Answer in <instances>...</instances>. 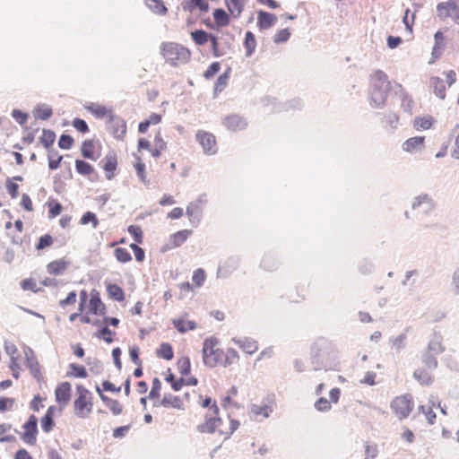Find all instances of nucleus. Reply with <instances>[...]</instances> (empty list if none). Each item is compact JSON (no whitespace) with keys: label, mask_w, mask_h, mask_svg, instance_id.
<instances>
[{"label":"nucleus","mask_w":459,"mask_h":459,"mask_svg":"<svg viewBox=\"0 0 459 459\" xmlns=\"http://www.w3.org/2000/svg\"><path fill=\"white\" fill-rule=\"evenodd\" d=\"M290 37V31L289 28L282 29L279 30L274 36H273V42L275 44L284 43L289 40Z\"/></svg>","instance_id":"63"},{"label":"nucleus","mask_w":459,"mask_h":459,"mask_svg":"<svg viewBox=\"0 0 459 459\" xmlns=\"http://www.w3.org/2000/svg\"><path fill=\"white\" fill-rule=\"evenodd\" d=\"M395 95L399 97L401 100V108L403 110L408 114L412 113L413 108V100L408 95V93L404 91L401 84H397V89L395 90Z\"/></svg>","instance_id":"19"},{"label":"nucleus","mask_w":459,"mask_h":459,"mask_svg":"<svg viewBox=\"0 0 459 459\" xmlns=\"http://www.w3.org/2000/svg\"><path fill=\"white\" fill-rule=\"evenodd\" d=\"M238 267V259L230 258L228 259L222 266H220L217 271L218 278H228L234 270Z\"/></svg>","instance_id":"23"},{"label":"nucleus","mask_w":459,"mask_h":459,"mask_svg":"<svg viewBox=\"0 0 459 459\" xmlns=\"http://www.w3.org/2000/svg\"><path fill=\"white\" fill-rule=\"evenodd\" d=\"M12 117L19 125L23 126L28 120L29 114L21 109L15 108L12 111Z\"/></svg>","instance_id":"64"},{"label":"nucleus","mask_w":459,"mask_h":459,"mask_svg":"<svg viewBox=\"0 0 459 459\" xmlns=\"http://www.w3.org/2000/svg\"><path fill=\"white\" fill-rule=\"evenodd\" d=\"M145 4L152 13L158 15H164L168 12L162 0H145Z\"/></svg>","instance_id":"38"},{"label":"nucleus","mask_w":459,"mask_h":459,"mask_svg":"<svg viewBox=\"0 0 459 459\" xmlns=\"http://www.w3.org/2000/svg\"><path fill=\"white\" fill-rule=\"evenodd\" d=\"M52 115V108L46 104H38L33 109V116L36 119L48 120Z\"/></svg>","instance_id":"31"},{"label":"nucleus","mask_w":459,"mask_h":459,"mask_svg":"<svg viewBox=\"0 0 459 459\" xmlns=\"http://www.w3.org/2000/svg\"><path fill=\"white\" fill-rule=\"evenodd\" d=\"M406 330L404 333H402L396 337H391L389 339V342L392 344V346L395 349L396 352H399L401 350L405 348L406 342H407V334Z\"/></svg>","instance_id":"50"},{"label":"nucleus","mask_w":459,"mask_h":459,"mask_svg":"<svg viewBox=\"0 0 459 459\" xmlns=\"http://www.w3.org/2000/svg\"><path fill=\"white\" fill-rule=\"evenodd\" d=\"M435 44L432 48V56L437 58L441 56V47L444 46L445 37L440 30L434 34Z\"/></svg>","instance_id":"47"},{"label":"nucleus","mask_w":459,"mask_h":459,"mask_svg":"<svg viewBox=\"0 0 459 459\" xmlns=\"http://www.w3.org/2000/svg\"><path fill=\"white\" fill-rule=\"evenodd\" d=\"M455 7V0H447L446 2H442L437 4V16L444 20L446 18L452 16V9Z\"/></svg>","instance_id":"25"},{"label":"nucleus","mask_w":459,"mask_h":459,"mask_svg":"<svg viewBox=\"0 0 459 459\" xmlns=\"http://www.w3.org/2000/svg\"><path fill=\"white\" fill-rule=\"evenodd\" d=\"M107 292L108 296L116 301H123L125 299L123 289L116 283H108L107 285Z\"/></svg>","instance_id":"39"},{"label":"nucleus","mask_w":459,"mask_h":459,"mask_svg":"<svg viewBox=\"0 0 459 459\" xmlns=\"http://www.w3.org/2000/svg\"><path fill=\"white\" fill-rule=\"evenodd\" d=\"M232 342L238 345L241 350H243L247 354H253L258 350V343L255 340L244 337V338H232Z\"/></svg>","instance_id":"16"},{"label":"nucleus","mask_w":459,"mask_h":459,"mask_svg":"<svg viewBox=\"0 0 459 459\" xmlns=\"http://www.w3.org/2000/svg\"><path fill=\"white\" fill-rule=\"evenodd\" d=\"M277 21L275 14L260 10L257 13V25L261 30H267L273 27Z\"/></svg>","instance_id":"17"},{"label":"nucleus","mask_w":459,"mask_h":459,"mask_svg":"<svg viewBox=\"0 0 459 459\" xmlns=\"http://www.w3.org/2000/svg\"><path fill=\"white\" fill-rule=\"evenodd\" d=\"M94 143L92 140H84L82 143L81 153L84 159L96 160L97 157L94 155Z\"/></svg>","instance_id":"40"},{"label":"nucleus","mask_w":459,"mask_h":459,"mask_svg":"<svg viewBox=\"0 0 459 459\" xmlns=\"http://www.w3.org/2000/svg\"><path fill=\"white\" fill-rule=\"evenodd\" d=\"M424 136L411 137L403 143V150L411 153L418 152L424 148Z\"/></svg>","instance_id":"18"},{"label":"nucleus","mask_w":459,"mask_h":459,"mask_svg":"<svg viewBox=\"0 0 459 459\" xmlns=\"http://www.w3.org/2000/svg\"><path fill=\"white\" fill-rule=\"evenodd\" d=\"M205 279H206V273L203 268H197L196 270L194 271L192 281H193V283L197 288H200L204 285Z\"/></svg>","instance_id":"58"},{"label":"nucleus","mask_w":459,"mask_h":459,"mask_svg":"<svg viewBox=\"0 0 459 459\" xmlns=\"http://www.w3.org/2000/svg\"><path fill=\"white\" fill-rule=\"evenodd\" d=\"M195 139L202 146L204 154L214 155L217 153L216 139L212 133L199 130L195 134Z\"/></svg>","instance_id":"9"},{"label":"nucleus","mask_w":459,"mask_h":459,"mask_svg":"<svg viewBox=\"0 0 459 459\" xmlns=\"http://www.w3.org/2000/svg\"><path fill=\"white\" fill-rule=\"evenodd\" d=\"M206 203V194H201L195 200L190 202L186 206V214L188 216L190 224L193 227H197L201 222Z\"/></svg>","instance_id":"4"},{"label":"nucleus","mask_w":459,"mask_h":459,"mask_svg":"<svg viewBox=\"0 0 459 459\" xmlns=\"http://www.w3.org/2000/svg\"><path fill=\"white\" fill-rule=\"evenodd\" d=\"M69 369L70 371L66 372V377H68L85 378L88 376L87 370L82 365L70 363Z\"/></svg>","instance_id":"37"},{"label":"nucleus","mask_w":459,"mask_h":459,"mask_svg":"<svg viewBox=\"0 0 459 459\" xmlns=\"http://www.w3.org/2000/svg\"><path fill=\"white\" fill-rule=\"evenodd\" d=\"M391 408L399 420L406 419L413 408L411 395L406 394L395 397L391 403Z\"/></svg>","instance_id":"6"},{"label":"nucleus","mask_w":459,"mask_h":459,"mask_svg":"<svg viewBox=\"0 0 459 459\" xmlns=\"http://www.w3.org/2000/svg\"><path fill=\"white\" fill-rule=\"evenodd\" d=\"M160 54L166 63L172 66H178L186 64L190 58V51L175 42H165L160 45Z\"/></svg>","instance_id":"2"},{"label":"nucleus","mask_w":459,"mask_h":459,"mask_svg":"<svg viewBox=\"0 0 459 459\" xmlns=\"http://www.w3.org/2000/svg\"><path fill=\"white\" fill-rule=\"evenodd\" d=\"M222 124L228 130L232 132L242 131L248 125L247 119L238 114H230L224 117Z\"/></svg>","instance_id":"11"},{"label":"nucleus","mask_w":459,"mask_h":459,"mask_svg":"<svg viewBox=\"0 0 459 459\" xmlns=\"http://www.w3.org/2000/svg\"><path fill=\"white\" fill-rule=\"evenodd\" d=\"M72 385L69 382H62L55 390V397L57 403L66 406L71 399Z\"/></svg>","instance_id":"14"},{"label":"nucleus","mask_w":459,"mask_h":459,"mask_svg":"<svg viewBox=\"0 0 459 459\" xmlns=\"http://www.w3.org/2000/svg\"><path fill=\"white\" fill-rule=\"evenodd\" d=\"M230 73H231V68L228 67L221 75H219V77L217 78V80L214 83V88H213L214 97L225 89V87L228 84V82H229V79L230 76Z\"/></svg>","instance_id":"26"},{"label":"nucleus","mask_w":459,"mask_h":459,"mask_svg":"<svg viewBox=\"0 0 459 459\" xmlns=\"http://www.w3.org/2000/svg\"><path fill=\"white\" fill-rule=\"evenodd\" d=\"M107 126L115 138L120 140L124 138L126 133V123L122 117L110 113L107 119Z\"/></svg>","instance_id":"10"},{"label":"nucleus","mask_w":459,"mask_h":459,"mask_svg":"<svg viewBox=\"0 0 459 459\" xmlns=\"http://www.w3.org/2000/svg\"><path fill=\"white\" fill-rule=\"evenodd\" d=\"M22 429L24 432L20 433L17 429H15V432L21 435V438L25 444L34 446L37 442L39 433L38 418L34 414H31L23 423Z\"/></svg>","instance_id":"5"},{"label":"nucleus","mask_w":459,"mask_h":459,"mask_svg":"<svg viewBox=\"0 0 459 459\" xmlns=\"http://www.w3.org/2000/svg\"><path fill=\"white\" fill-rule=\"evenodd\" d=\"M414 378L422 385H429L432 384V377L424 369L417 368L413 372Z\"/></svg>","instance_id":"48"},{"label":"nucleus","mask_w":459,"mask_h":459,"mask_svg":"<svg viewBox=\"0 0 459 459\" xmlns=\"http://www.w3.org/2000/svg\"><path fill=\"white\" fill-rule=\"evenodd\" d=\"M451 291L455 296H459V266H457L451 276Z\"/></svg>","instance_id":"61"},{"label":"nucleus","mask_w":459,"mask_h":459,"mask_svg":"<svg viewBox=\"0 0 459 459\" xmlns=\"http://www.w3.org/2000/svg\"><path fill=\"white\" fill-rule=\"evenodd\" d=\"M158 357L162 358L166 360H170L174 357L172 345L169 342H162L160 348L156 351Z\"/></svg>","instance_id":"44"},{"label":"nucleus","mask_w":459,"mask_h":459,"mask_svg":"<svg viewBox=\"0 0 459 459\" xmlns=\"http://www.w3.org/2000/svg\"><path fill=\"white\" fill-rule=\"evenodd\" d=\"M178 369L182 376H187L191 372V361L187 356L181 357L178 360Z\"/></svg>","instance_id":"53"},{"label":"nucleus","mask_w":459,"mask_h":459,"mask_svg":"<svg viewBox=\"0 0 459 459\" xmlns=\"http://www.w3.org/2000/svg\"><path fill=\"white\" fill-rule=\"evenodd\" d=\"M79 223L81 225L91 224L92 229H96L99 225V219L93 212L88 211L82 214Z\"/></svg>","instance_id":"52"},{"label":"nucleus","mask_w":459,"mask_h":459,"mask_svg":"<svg viewBox=\"0 0 459 459\" xmlns=\"http://www.w3.org/2000/svg\"><path fill=\"white\" fill-rule=\"evenodd\" d=\"M29 351L30 352L31 359L27 358L26 366L30 369V374L33 376V377L37 381H39L42 378L39 363L36 357L34 356L33 351L31 349H29Z\"/></svg>","instance_id":"24"},{"label":"nucleus","mask_w":459,"mask_h":459,"mask_svg":"<svg viewBox=\"0 0 459 459\" xmlns=\"http://www.w3.org/2000/svg\"><path fill=\"white\" fill-rule=\"evenodd\" d=\"M209 41L211 42L212 51L214 57H221L226 54L225 48L221 47L217 35L212 34Z\"/></svg>","instance_id":"49"},{"label":"nucleus","mask_w":459,"mask_h":459,"mask_svg":"<svg viewBox=\"0 0 459 459\" xmlns=\"http://www.w3.org/2000/svg\"><path fill=\"white\" fill-rule=\"evenodd\" d=\"M219 341L216 338H206L203 343V360L205 366L214 368L222 360L224 352L221 349L217 348Z\"/></svg>","instance_id":"3"},{"label":"nucleus","mask_w":459,"mask_h":459,"mask_svg":"<svg viewBox=\"0 0 459 459\" xmlns=\"http://www.w3.org/2000/svg\"><path fill=\"white\" fill-rule=\"evenodd\" d=\"M103 169L106 172V178L111 180L114 178V171L117 167V155L115 153H109L102 160Z\"/></svg>","instance_id":"21"},{"label":"nucleus","mask_w":459,"mask_h":459,"mask_svg":"<svg viewBox=\"0 0 459 459\" xmlns=\"http://www.w3.org/2000/svg\"><path fill=\"white\" fill-rule=\"evenodd\" d=\"M74 142V140L70 134H63L59 137L58 146L63 150H69L72 148Z\"/></svg>","instance_id":"60"},{"label":"nucleus","mask_w":459,"mask_h":459,"mask_svg":"<svg viewBox=\"0 0 459 459\" xmlns=\"http://www.w3.org/2000/svg\"><path fill=\"white\" fill-rule=\"evenodd\" d=\"M433 125V118L431 117H416L414 120V127L417 130L420 129H429Z\"/></svg>","instance_id":"55"},{"label":"nucleus","mask_w":459,"mask_h":459,"mask_svg":"<svg viewBox=\"0 0 459 459\" xmlns=\"http://www.w3.org/2000/svg\"><path fill=\"white\" fill-rule=\"evenodd\" d=\"M378 116L382 122L385 123L393 129L396 128L399 117L395 113L389 111L386 113H378Z\"/></svg>","instance_id":"51"},{"label":"nucleus","mask_w":459,"mask_h":459,"mask_svg":"<svg viewBox=\"0 0 459 459\" xmlns=\"http://www.w3.org/2000/svg\"><path fill=\"white\" fill-rule=\"evenodd\" d=\"M358 270L360 273L366 275L369 274L374 270L373 263L368 259H362L358 264Z\"/></svg>","instance_id":"59"},{"label":"nucleus","mask_w":459,"mask_h":459,"mask_svg":"<svg viewBox=\"0 0 459 459\" xmlns=\"http://www.w3.org/2000/svg\"><path fill=\"white\" fill-rule=\"evenodd\" d=\"M281 264V262L279 255L272 251L264 253L260 262V267L268 272L276 271Z\"/></svg>","instance_id":"12"},{"label":"nucleus","mask_w":459,"mask_h":459,"mask_svg":"<svg viewBox=\"0 0 459 459\" xmlns=\"http://www.w3.org/2000/svg\"><path fill=\"white\" fill-rule=\"evenodd\" d=\"M212 16L217 27H226L230 22V15L222 8H216L213 10Z\"/></svg>","instance_id":"28"},{"label":"nucleus","mask_w":459,"mask_h":459,"mask_svg":"<svg viewBox=\"0 0 459 459\" xmlns=\"http://www.w3.org/2000/svg\"><path fill=\"white\" fill-rule=\"evenodd\" d=\"M435 207V202L428 194H421L416 196L411 204V208L417 210L422 208L423 212L428 213Z\"/></svg>","instance_id":"15"},{"label":"nucleus","mask_w":459,"mask_h":459,"mask_svg":"<svg viewBox=\"0 0 459 459\" xmlns=\"http://www.w3.org/2000/svg\"><path fill=\"white\" fill-rule=\"evenodd\" d=\"M437 354L424 351L421 355L422 363L429 369H435L437 368Z\"/></svg>","instance_id":"45"},{"label":"nucleus","mask_w":459,"mask_h":459,"mask_svg":"<svg viewBox=\"0 0 459 459\" xmlns=\"http://www.w3.org/2000/svg\"><path fill=\"white\" fill-rule=\"evenodd\" d=\"M115 333L112 332L108 325L100 327L95 333L94 336L99 339H103L107 343H112L113 338L112 334Z\"/></svg>","instance_id":"54"},{"label":"nucleus","mask_w":459,"mask_h":459,"mask_svg":"<svg viewBox=\"0 0 459 459\" xmlns=\"http://www.w3.org/2000/svg\"><path fill=\"white\" fill-rule=\"evenodd\" d=\"M76 391H77L78 396L74 402V414L77 417L83 419L86 417V414L84 412L85 408L87 407L86 403L88 400H91L92 394L82 385H78L76 386Z\"/></svg>","instance_id":"8"},{"label":"nucleus","mask_w":459,"mask_h":459,"mask_svg":"<svg viewBox=\"0 0 459 459\" xmlns=\"http://www.w3.org/2000/svg\"><path fill=\"white\" fill-rule=\"evenodd\" d=\"M225 5L233 18H238L244 10V4L241 0H224Z\"/></svg>","instance_id":"29"},{"label":"nucleus","mask_w":459,"mask_h":459,"mask_svg":"<svg viewBox=\"0 0 459 459\" xmlns=\"http://www.w3.org/2000/svg\"><path fill=\"white\" fill-rule=\"evenodd\" d=\"M48 168L51 170H56L59 168L60 163L63 160V156L58 153V152L55 149H49L48 151Z\"/></svg>","instance_id":"43"},{"label":"nucleus","mask_w":459,"mask_h":459,"mask_svg":"<svg viewBox=\"0 0 459 459\" xmlns=\"http://www.w3.org/2000/svg\"><path fill=\"white\" fill-rule=\"evenodd\" d=\"M250 412L254 416H263L264 418H268L273 412V409L271 406L265 403L263 405L252 404Z\"/></svg>","instance_id":"46"},{"label":"nucleus","mask_w":459,"mask_h":459,"mask_svg":"<svg viewBox=\"0 0 459 459\" xmlns=\"http://www.w3.org/2000/svg\"><path fill=\"white\" fill-rule=\"evenodd\" d=\"M88 313L96 316L106 315V306L101 301L100 295L95 289H93L91 292Z\"/></svg>","instance_id":"13"},{"label":"nucleus","mask_w":459,"mask_h":459,"mask_svg":"<svg viewBox=\"0 0 459 459\" xmlns=\"http://www.w3.org/2000/svg\"><path fill=\"white\" fill-rule=\"evenodd\" d=\"M210 411V414L205 415V422L197 426V430L200 433H213L222 421L219 417L220 409L216 401L211 406Z\"/></svg>","instance_id":"7"},{"label":"nucleus","mask_w":459,"mask_h":459,"mask_svg":"<svg viewBox=\"0 0 459 459\" xmlns=\"http://www.w3.org/2000/svg\"><path fill=\"white\" fill-rule=\"evenodd\" d=\"M182 8L185 12L189 13H193L195 9L206 13L209 11L210 5L206 0H185L182 2Z\"/></svg>","instance_id":"20"},{"label":"nucleus","mask_w":459,"mask_h":459,"mask_svg":"<svg viewBox=\"0 0 459 459\" xmlns=\"http://www.w3.org/2000/svg\"><path fill=\"white\" fill-rule=\"evenodd\" d=\"M244 48L246 49V56H251L256 48L255 36L252 31H247L244 39Z\"/></svg>","instance_id":"34"},{"label":"nucleus","mask_w":459,"mask_h":459,"mask_svg":"<svg viewBox=\"0 0 459 459\" xmlns=\"http://www.w3.org/2000/svg\"><path fill=\"white\" fill-rule=\"evenodd\" d=\"M75 170L82 176H90L94 172V168L91 163L83 160L77 159L75 160Z\"/></svg>","instance_id":"42"},{"label":"nucleus","mask_w":459,"mask_h":459,"mask_svg":"<svg viewBox=\"0 0 459 459\" xmlns=\"http://www.w3.org/2000/svg\"><path fill=\"white\" fill-rule=\"evenodd\" d=\"M128 233L133 237L134 240L138 243L142 244L143 241V232L140 226L138 225H130L127 228Z\"/></svg>","instance_id":"57"},{"label":"nucleus","mask_w":459,"mask_h":459,"mask_svg":"<svg viewBox=\"0 0 459 459\" xmlns=\"http://www.w3.org/2000/svg\"><path fill=\"white\" fill-rule=\"evenodd\" d=\"M391 82L385 72L377 70L370 76L368 90L369 105L373 108H383L391 91Z\"/></svg>","instance_id":"1"},{"label":"nucleus","mask_w":459,"mask_h":459,"mask_svg":"<svg viewBox=\"0 0 459 459\" xmlns=\"http://www.w3.org/2000/svg\"><path fill=\"white\" fill-rule=\"evenodd\" d=\"M430 85L433 87L435 95L444 100L446 97V86L444 81L437 76H432L430 78Z\"/></svg>","instance_id":"35"},{"label":"nucleus","mask_w":459,"mask_h":459,"mask_svg":"<svg viewBox=\"0 0 459 459\" xmlns=\"http://www.w3.org/2000/svg\"><path fill=\"white\" fill-rule=\"evenodd\" d=\"M193 233L191 230H182L170 236V242L173 247L181 246Z\"/></svg>","instance_id":"36"},{"label":"nucleus","mask_w":459,"mask_h":459,"mask_svg":"<svg viewBox=\"0 0 459 459\" xmlns=\"http://www.w3.org/2000/svg\"><path fill=\"white\" fill-rule=\"evenodd\" d=\"M68 264L69 263L65 261L64 259L56 260L50 262L48 264L47 269L50 274L60 275L65 271V269L68 266Z\"/></svg>","instance_id":"33"},{"label":"nucleus","mask_w":459,"mask_h":459,"mask_svg":"<svg viewBox=\"0 0 459 459\" xmlns=\"http://www.w3.org/2000/svg\"><path fill=\"white\" fill-rule=\"evenodd\" d=\"M212 36V33H209L203 29H197L191 32L192 40L197 46H204L206 44Z\"/></svg>","instance_id":"30"},{"label":"nucleus","mask_w":459,"mask_h":459,"mask_svg":"<svg viewBox=\"0 0 459 459\" xmlns=\"http://www.w3.org/2000/svg\"><path fill=\"white\" fill-rule=\"evenodd\" d=\"M426 351L435 353L437 355L445 351V347L442 344V337L439 334H434L429 340Z\"/></svg>","instance_id":"32"},{"label":"nucleus","mask_w":459,"mask_h":459,"mask_svg":"<svg viewBox=\"0 0 459 459\" xmlns=\"http://www.w3.org/2000/svg\"><path fill=\"white\" fill-rule=\"evenodd\" d=\"M160 404L163 407H172L178 410L183 409L181 399L171 394H164Z\"/></svg>","instance_id":"27"},{"label":"nucleus","mask_w":459,"mask_h":459,"mask_svg":"<svg viewBox=\"0 0 459 459\" xmlns=\"http://www.w3.org/2000/svg\"><path fill=\"white\" fill-rule=\"evenodd\" d=\"M42 136L39 138L40 143L48 151L49 149H53L52 145L56 140V134L54 131L50 129H43Z\"/></svg>","instance_id":"41"},{"label":"nucleus","mask_w":459,"mask_h":459,"mask_svg":"<svg viewBox=\"0 0 459 459\" xmlns=\"http://www.w3.org/2000/svg\"><path fill=\"white\" fill-rule=\"evenodd\" d=\"M85 108L98 119H102L106 116L108 117L109 114L112 113V108H107L106 106L96 102L89 103L87 106H85Z\"/></svg>","instance_id":"22"},{"label":"nucleus","mask_w":459,"mask_h":459,"mask_svg":"<svg viewBox=\"0 0 459 459\" xmlns=\"http://www.w3.org/2000/svg\"><path fill=\"white\" fill-rule=\"evenodd\" d=\"M114 255L116 259L123 264L130 262L132 260V255L130 252L124 247H117L114 250Z\"/></svg>","instance_id":"56"},{"label":"nucleus","mask_w":459,"mask_h":459,"mask_svg":"<svg viewBox=\"0 0 459 459\" xmlns=\"http://www.w3.org/2000/svg\"><path fill=\"white\" fill-rule=\"evenodd\" d=\"M314 407L316 411H321V412L329 411L332 408L331 403L325 397L318 398L316 401Z\"/></svg>","instance_id":"62"}]
</instances>
